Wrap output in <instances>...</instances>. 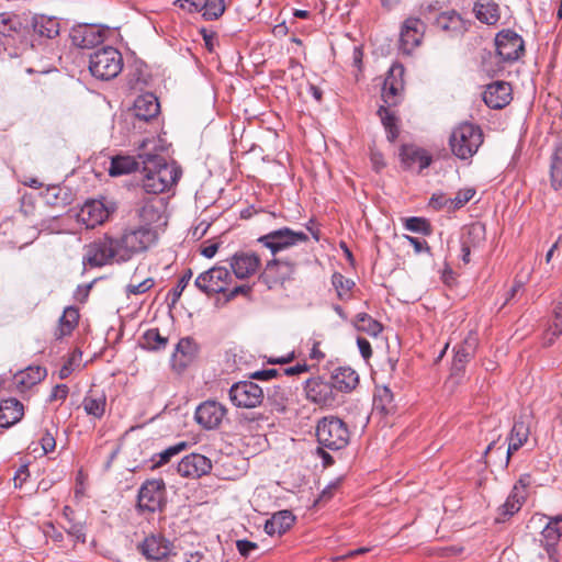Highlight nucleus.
<instances>
[{
    "label": "nucleus",
    "instance_id": "57",
    "mask_svg": "<svg viewBox=\"0 0 562 562\" xmlns=\"http://www.w3.org/2000/svg\"><path fill=\"white\" fill-rule=\"evenodd\" d=\"M428 223L426 220L420 217H409L406 220L405 227L415 233H426L428 229Z\"/></svg>",
    "mask_w": 562,
    "mask_h": 562
},
{
    "label": "nucleus",
    "instance_id": "60",
    "mask_svg": "<svg viewBox=\"0 0 562 562\" xmlns=\"http://www.w3.org/2000/svg\"><path fill=\"white\" fill-rule=\"evenodd\" d=\"M68 393H69V389L66 384H57L52 390L48 401L49 402H55V401L64 402L67 398Z\"/></svg>",
    "mask_w": 562,
    "mask_h": 562
},
{
    "label": "nucleus",
    "instance_id": "56",
    "mask_svg": "<svg viewBox=\"0 0 562 562\" xmlns=\"http://www.w3.org/2000/svg\"><path fill=\"white\" fill-rule=\"evenodd\" d=\"M288 395L289 394L284 389L278 386L274 387L273 393L269 394L268 397L279 407V409L284 411L289 400Z\"/></svg>",
    "mask_w": 562,
    "mask_h": 562
},
{
    "label": "nucleus",
    "instance_id": "34",
    "mask_svg": "<svg viewBox=\"0 0 562 562\" xmlns=\"http://www.w3.org/2000/svg\"><path fill=\"white\" fill-rule=\"evenodd\" d=\"M530 435L529 425L524 420H515L508 436V448L506 452V463L508 464L514 452L519 450L528 440Z\"/></svg>",
    "mask_w": 562,
    "mask_h": 562
},
{
    "label": "nucleus",
    "instance_id": "41",
    "mask_svg": "<svg viewBox=\"0 0 562 562\" xmlns=\"http://www.w3.org/2000/svg\"><path fill=\"white\" fill-rule=\"evenodd\" d=\"M550 186L554 191L562 189V144L554 149L551 156Z\"/></svg>",
    "mask_w": 562,
    "mask_h": 562
},
{
    "label": "nucleus",
    "instance_id": "3",
    "mask_svg": "<svg viewBox=\"0 0 562 562\" xmlns=\"http://www.w3.org/2000/svg\"><path fill=\"white\" fill-rule=\"evenodd\" d=\"M482 143V130L472 123L460 124L452 131L449 138L451 151L461 160L471 159Z\"/></svg>",
    "mask_w": 562,
    "mask_h": 562
},
{
    "label": "nucleus",
    "instance_id": "8",
    "mask_svg": "<svg viewBox=\"0 0 562 562\" xmlns=\"http://www.w3.org/2000/svg\"><path fill=\"white\" fill-rule=\"evenodd\" d=\"M304 392L310 402L321 407L333 408L341 402V397L335 390L331 381H325L321 376L306 380Z\"/></svg>",
    "mask_w": 562,
    "mask_h": 562
},
{
    "label": "nucleus",
    "instance_id": "30",
    "mask_svg": "<svg viewBox=\"0 0 562 562\" xmlns=\"http://www.w3.org/2000/svg\"><path fill=\"white\" fill-rule=\"evenodd\" d=\"M330 381L338 394L349 393L358 385L359 375L350 367H339L333 371Z\"/></svg>",
    "mask_w": 562,
    "mask_h": 562
},
{
    "label": "nucleus",
    "instance_id": "21",
    "mask_svg": "<svg viewBox=\"0 0 562 562\" xmlns=\"http://www.w3.org/2000/svg\"><path fill=\"white\" fill-rule=\"evenodd\" d=\"M512 86L508 82L495 81L486 86L483 100L488 108L499 110L512 101Z\"/></svg>",
    "mask_w": 562,
    "mask_h": 562
},
{
    "label": "nucleus",
    "instance_id": "45",
    "mask_svg": "<svg viewBox=\"0 0 562 562\" xmlns=\"http://www.w3.org/2000/svg\"><path fill=\"white\" fill-rule=\"evenodd\" d=\"M353 325L358 330L373 337H376L383 329L382 325L367 313L357 314Z\"/></svg>",
    "mask_w": 562,
    "mask_h": 562
},
{
    "label": "nucleus",
    "instance_id": "36",
    "mask_svg": "<svg viewBox=\"0 0 562 562\" xmlns=\"http://www.w3.org/2000/svg\"><path fill=\"white\" fill-rule=\"evenodd\" d=\"M34 31L43 37L54 38L59 34V21L55 16L36 15L33 19Z\"/></svg>",
    "mask_w": 562,
    "mask_h": 562
},
{
    "label": "nucleus",
    "instance_id": "35",
    "mask_svg": "<svg viewBox=\"0 0 562 562\" xmlns=\"http://www.w3.org/2000/svg\"><path fill=\"white\" fill-rule=\"evenodd\" d=\"M295 517L290 510H280L272 515L265 524V531L269 536H281L294 524Z\"/></svg>",
    "mask_w": 562,
    "mask_h": 562
},
{
    "label": "nucleus",
    "instance_id": "25",
    "mask_svg": "<svg viewBox=\"0 0 562 562\" xmlns=\"http://www.w3.org/2000/svg\"><path fill=\"white\" fill-rule=\"evenodd\" d=\"M71 43L80 48H91L103 40L102 32L91 24H79L70 31Z\"/></svg>",
    "mask_w": 562,
    "mask_h": 562
},
{
    "label": "nucleus",
    "instance_id": "42",
    "mask_svg": "<svg viewBox=\"0 0 562 562\" xmlns=\"http://www.w3.org/2000/svg\"><path fill=\"white\" fill-rule=\"evenodd\" d=\"M373 407L383 414L394 411L393 393L387 386L378 387L373 396Z\"/></svg>",
    "mask_w": 562,
    "mask_h": 562
},
{
    "label": "nucleus",
    "instance_id": "23",
    "mask_svg": "<svg viewBox=\"0 0 562 562\" xmlns=\"http://www.w3.org/2000/svg\"><path fill=\"white\" fill-rule=\"evenodd\" d=\"M110 215V210L100 200L87 201L80 212L78 218L88 228H94L97 225L104 223Z\"/></svg>",
    "mask_w": 562,
    "mask_h": 562
},
{
    "label": "nucleus",
    "instance_id": "58",
    "mask_svg": "<svg viewBox=\"0 0 562 562\" xmlns=\"http://www.w3.org/2000/svg\"><path fill=\"white\" fill-rule=\"evenodd\" d=\"M180 7L189 12H201L205 9L209 0H179Z\"/></svg>",
    "mask_w": 562,
    "mask_h": 562
},
{
    "label": "nucleus",
    "instance_id": "6",
    "mask_svg": "<svg viewBox=\"0 0 562 562\" xmlns=\"http://www.w3.org/2000/svg\"><path fill=\"white\" fill-rule=\"evenodd\" d=\"M123 69V57L112 46L102 47L90 55L89 70L100 80H111Z\"/></svg>",
    "mask_w": 562,
    "mask_h": 562
},
{
    "label": "nucleus",
    "instance_id": "26",
    "mask_svg": "<svg viewBox=\"0 0 562 562\" xmlns=\"http://www.w3.org/2000/svg\"><path fill=\"white\" fill-rule=\"evenodd\" d=\"M435 24L440 30L452 35H462L470 27V22L463 19L456 10H449L438 14Z\"/></svg>",
    "mask_w": 562,
    "mask_h": 562
},
{
    "label": "nucleus",
    "instance_id": "52",
    "mask_svg": "<svg viewBox=\"0 0 562 562\" xmlns=\"http://www.w3.org/2000/svg\"><path fill=\"white\" fill-rule=\"evenodd\" d=\"M475 195V189L465 188L459 190L453 199L450 198V210L463 207Z\"/></svg>",
    "mask_w": 562,
    "mask_h": 562
},
{
    "label": "nucleus",
    "instance_id": "11",
    "mask_svg": "<svg viewBox=\"0 0 562 562\" xmlns=\"http://www.w3.org/2000/svg\"><path fill=\"white\" fill-rule=\"evenodd\" d=\"M495 47L499 59L504 63H515L525 53L522 37L513 30H502L495 36Z\"/></svg>",
    "mask_w": 562,
    "mask_h": 562
},
{
    "label": "nucleus",
    "instance_id": "19",
    "mask_svg": "<svg viewBox=\"0 0 562 562\" xmlns=\"http://www.w3.org/2000/svg\"><path fill=\"white\" fill-rule=\"evenodd\" d=\"M226 415V408L215 401L200 404L195 411V420L205 429L217 428Z\"/></svg>",
    "mask_w": 562,
    "mask_h": 562
},
{
    "label": "nucleus",
    "instance_id": "14",
    "mask_svg": "<svg viewBox=\"0 0 562 562\" xmlns=\"http://www.w3.org/2000/svg\"><path fill=\"white\" fill-rule=\"evenodd\" d=\"M532 484L530 474H521L518 481L513 486L510 494L505 503L499 506L497 520L504 521L506 518L512 517L518 513L529 495V487Z\"/></svg>",
    "mask_w": 562,
    "mask_h": 562
},
{
    "label": "nucleus",
    "instance_id": "46",
    "mask_svg": "<svg viewBox=\"0 0 562 562\" xmlns=\"http://www.w3.org/2000/svg\"><path fill=\"white\" fill-rule=\"evenodd\" d=\"M79 312L74 306H68L64 310L59 318L60 336L69 335L78 324Z\"/></svg>",
    "mask_w": 562,
    "mask_h": 562
},
{
    "label": "nucleus",
    "instance_id": "24",
    "mask_svg": "<svg viewBox=\"0 0 562 562\" xmlns=\"http://www.w3.org/2000/svg\"><path fill=\"white\" fill-rule=\"evenodd\" d=\"M403 75L402 66H393L386 76L382 87V100L385 106H395L400 102L401 92L403 90V80L396 77Z\"/></svg>",
    "mask_w": 562,
    "mask_h": 562
},
{
    "label": "nucleus",
    "instance_id": "12",
    "mask_svg": "<svg viewBox=\"0 0 562 562\" xmlns=\"http://www.w3.org/2000/svg\"><path fill=\"white\" fill-rule=\"evenodd\" d=\"M263 398V390L252 381H239L229 389V400L236 407L255 408Z\"/></svg>",
    "mask_w": 562,
    "mask_h": 562
},
{
    "label": "nucleus",
    "instance_id": "54",
    "mask_svg": "<svg viewBox=\"0 0 562 562\" xmlns=\"http://www.w3.org/2000/svg\"><path fill=\"white\" fill-rule=\"evenodd\" d=\"M154 284H155V281L153 278H146L143 281L137 282V283L131 282L126 286V293H127V295L143 294V293H146L147 291H149L154 286Z\"/></svg>",
    "mask_w": 562,
    "mask_h": 562
},
{
    "label": "nucleus",
    "instance_id": "2",
    "mask_svg": "<svg viewBox=\"0 0 562 562\" xmlns=\"http://www.w3.org/2000/svg\"><path fill=\"white\" fill-rule=\"evenodd\" d=\"M121 256L125 262L134 256L145 252L155 246L159 239L156 227L130 225L126 226L117 237Z\"/></svg>",
    "mask_w": 562,
    "mask_h": 562
},
{
    "label": "nucleus",
    "instance_id": "15",
    "mask_svg": "<svg viewBox=\"0 0 562 562\" xmlns=\"http://www.w3.org/2000/svg\"><path fill=\"white\" fill-rule=\"evenodd\" d=\"M562 537V515L549 518V521L541 531V546L544 549L548 559L552 562H559L560 553L558 543Z\"/></svg>",
    "mask_w": 562,
    "mask_h": 562
},
{
    "label": "nucleus",
    "instance_id": "16",
    "mask_svg": "<svg viewBox=\"0 0 562 562\" xmlns=\"http://www.w3.org/2000/svg\"><path fill=\"white\" fill-rule=\"evenodd\" d=\"M172 543L161 535H149L138 546V551L147 561L159 562L168 558L172 551Z\"/></svg>",
    "mask_w": 562,
    "mask_h": 562
},
{
    "label": "nucleus",
    "instance_id": "13",
    "mask_svg": "<svg viewBox=\"0 0 562 562\" xmlns=\"http://www.w3.org/2000/svg\"><path fill=\"white\" fill-rule=\"evenodd\" d=\"M232 282L231 272L226 267L215 266L198 276L195 286L206 294L225 293Z\"/></svg>",
    "mask_w": 562,
    "mask_h": 562
},
{
    "label": "nucleus",
    "instance_id": "61",
    "mask_svg": "<svg viewBox=\"0 0 562 562\" xmlns=\"http://www.w3.org/2000/svg\"><path fill=\"white\" fill-rule=\"evenodd\" d=\"M429 205L435 210L447 209L450 210V198H446L445 194H434L430 199Z\"/></svg>",
    "mask_w": 562,
    "mask_h": 562
},
{
    "label": "nucleus",
    "instance_id": "64",
    "mask_svg": "<svg viewBox=\"0 0 562 562\" xmlns=\"http://www.w3.org/2000/svg\"><path fill=\"white\" fill-rule=\"evenodd\" d=\"M357 345L364 359H369L372 356L371 345L366 338L358 337Z\"/></svg>",
    "mask_w": 562,
    "mask_h": 562
},
{
    "label": "nucleus",
    "instance_id": "55",
    "mask_svg": "<svg viewBox=\"0 0 562 562\" xmlns=\"http://www.w3.org/2000/svg\"><path fill=\"white\" fill-rule=\"evenodd\" d=\"M65 530L76 541L81 543L86 542V530L85 525L82 522H69L68 526L65 527Z\"/></svg>",
    "mask_w": 562,
    "mask_h": 562
},
{
    "label": "nucleus",
    "instance_id": "9",
    "mask_svg": "<svg viewBox=\"0 0 562 562\" xmlns=\"http://www.w3.org/2000/svg\"><path fill=\"white\" fill-rule=\"evenodd\" d=\"M166 504V485L164 480H147L138 491L137 507L140 512L155 513Z\"/></svg>",
    "mask_w": 562,
    "mask_h": 562
},
{
    "label": "nucleus",
    "instance_id": "47",
    "mask_svg": "<svg viewBox=\"0 0 562 562\" xmlns=\"http://www.w3.org/2000/svg\"><path fill=\"white\" fill-rule=\"evenodd\" d=\"M562 334V308H554V321L543 334V345L551 346Z\"/></svg>",
    "mask_w": 562,
    "mask_h": 562
},
{
    "label": "nucleus",
    "instance_id": "22",
    "mask_svg": "<svg viewBox=\"0 0 562 562\" xmlns=\"http://www.w3.org/2000/svg\"><path fill=\"white\" fill-rule=\"evenodd\" d=\"M425 23L417 18L405 20L401 30V47L405 53H411L417 47L425 33Z\"/></svg>",
    "mask_w": 562,
    "mask_h": 562
},
{
    "label": "nucleus",
    "instance_id": "1",
    "mask_svg": "<svg viewBox=\"0 0 562 562\" xmlns=\"http://www.w3.org/2000/svg\"><path fill=\"white\" fill-rule=\"evenodd\" d=\"M146 146L144 140L138 153L143 164L142 188L151 196H158L176 186L182 172L175 162L168 164L162 156L145 151Z\"/></svg>",
    "mask_w": 562,
    "mask_h": 562
},
{
    "label": "nucleus",
    "instance_id": "44",
    "mask_svg": "<svg viewBox=\"0 0 562 562\" xmlns=\"http://www.w3.org/2000/svg\"><path fill=\"white\" fill-rule=\"evenodd\" d=\"M167 342L168 338L162 336L158 328H150L143 334L139 344L148 350H160L166 348Z\"/></svg>",
    "mask_w": 562,
    "mask_h": 562
},
{
    "label": "nucleus",
    "instance_id": "32",
    "mask_svg": "<svg viewBox=\"0 0 562 562\" xmlns=\"http://www.w3.org/2000/svg\"><path fill=\"white\" fill-rule=\"evenodd\" d=\"M47 371L41 366H30L14 374V384L19 391L30 390L45 379Z\"/></svg>",
    "mask_w": 562,
    "mask_h": 562
},
{
    "label": "nucleus",
    "instance_id": "40",
    "mask_svg": "<svg viewBox=\"0 0 562 562\" xmlns=\"http://www.w3.org/2000/svg\"><path fill=\"white\" fill-rule=\"evenodd\" d=\"M138 167V161L132 156H115L111 159L109 173L112 177L128 175L135 171Z\"/></svg>",
    "mask_w": 562,
    "mask_h": 562
},
{
    "label": "nucleus",
    "instance_id": "29",
    "mask_svg": "<svg viewBox=\"0 0 562 562\" xmlns=\"http://www.w3.org/2000/svg\"><path fill=\"white\" fill-rule=\"evenodd\" d=\"M476 339L471 336L465 338L462 344L456 347L451 366L452 375L461 374L464 371L467 363L474 355Z\"/></svg>",
    "mask_w": 562,
    "mask_h": 562
},
{
    "label": "nucleus",
    "instance_id": "38",
    "mask_svg": "<svg viewBox=\"0 0 562 562\" xmlns=\"http://www.w3.org/2000/svg\"><path fill=\"white\" fill-rule=\"evenodd\" d=\"M196 353V345L195 342L189 338H182L176 346V350L172 355L173 361H178L179 366L186 367Z\"/></svg>",
    "mask_w": 562,
    "mask_h": 562
},
{
    "label": "nucleus",
    "instance_id": "53",
    "mask_svg": "<svg viewBox=\"0 0 562 562\" xmlns=\"http://www.w3.org/2000/svg\"><path fill=\"white\" fill-rule=\"evenodd\" d=\"M192 278V271L188 269L178 280L177 285L170 291L172 303H176Z\"/></svg>",
    "mask_w": 562,
    "mask_h": 562
},
{
    "label": "nucleus",
    "instance_id": "4",
    "mask_svg": "<svg viewBox=\"0 0 562 562\" xmlns=\"http://www.w3.org/2000/svg\"><path fill=\"white\" fill-rule=\"evenodd\" d=\"M120 248L117 237L104 235L86 246L83 262L90 267L125 262Z\"/></svg>",
    "mask_w": 562,
    "mask_h": 562
},
{
    "label": "nucleus",
    "instance_id": "49",
    "mask_svg": "<svg viewBox=\"0 0 562 562\" xmlns=\"http://www.w3.org/2000/svg\"><path fill=\"white\" fill-rule=\"evenodd\" d=\"M186 448H187V443L182 441V442L176 443L173 446H170L167 449H165L164 451L155 454L153 457V462H154L153 468L161 467V465L168 463L173 456L179 454Z\"/></svg>",
    "mask_w": 562,
    "mask_h": 562
},
{
    "label": "nucleus",
    "instance_id": "37",
    "mask_svg": "<svg viewBox=\"0 0 562 562\" xmlns=\"http://www.w3.org/2000/svg\"><path fill=\"white\" fill-rule=\"evenodd\" d=\"M82 407L89 416L101 419L105 413L106 397L103 393L89 392L82 401Z\"/></svg>",
    "mask_w": 562,
    "mask_h": 562
},
{
    "label": "nucleus",
    "instance_id": "5",
    "mask_svg": "<svg viewBox=\"0 0 562 562\" xmlns=\"http://www.w3.org/2000/svg\"><path fill=\"white\" fill-rule=\"evenodd\" d=\"M316 438L321 447L337 451L347 447L350 431L340 418L326 416L317 423Z\"/></svg>",
    "mask_w": 562,
    "mask_h": 562
},
{
    "label": "nucleus",
    "instance_id": "50",
    "mask_svg": "<svg viewBox=\"0 0 562 562\" xmlns=\"http://www.w3.org/2000/svg\"><path fill=\"white\" fill-rule=\"evenodd\" d=\"M20 26L21 23L15 15L7 12L0 13V34L11 36L19 31Z\"/></svg>",
    "mask_w": 562,
    "mask_h": 562
},
{
    "label": "nucleus",
    "instance_id": "7",
    "mask_svg": "<svg viewBox=\"0 0 562 562\" xmlns=\"http://www.w3.org/2000/svg\"><path fill=\"white\" fill-rule=\"evenodd\" d=\"M135 212L139 225L156 227L158 234H160L161 228L167 225V218L165 216L166 204L162 198L148 196L140 199L137 202Z\"/></svg>",
    "mask_w": 562,
    "mask_h": 562
},
{
    "label": "nucleus",
    "instance_id": "33",
    "mask_svg": "<svg viewBox=\"0 0 562 562\" xmlns=\"http://www.w3.org/2000/svg\"><path fill=\"white\" fill-rule=\"evenodd\" d=\"M23 404L16 398H7L0 403V427L8 428L23 417Z\"/></svg>",
    "mask_w": 562,
    "mask_h": 562
},
{
    "label": "nucleus",
    "instance_id": "20",
    "mask_svg": "<svg viewBox=\"0 0 562 562\" xmlns=\"http://www.w3.org/2000/svg\"><path fill=\"white\" fill-rule=\"evenodd\" d=\"M260 258L255 252L238 251L229 259V266L237 279H247L257 273Z\"/></svg>",
    "mask_w": 562,
    "mask_h": 562
},
{
    "label": "nucleus",
    "instance_id": "59",
    "mask_svg": "<svg viewBox=\"0 0 562 562\" xmlns=\"http://www.w3.org/2000/svg\"><path fill=\"white\" fill-rule=\"evenodd\" d=\"M236 548L241 557L247 558L251 551L258 549V544L256 542L241 539L236 541Z\"/></svg>",
    "mask_w": 562,
    "mask_h": 562
},
{
    "label": "nucleus",
    "instance_id": "51",
    "mask_svg": "<svg viewBox=\"0 0 562 562\" xmlns=\"http://www.w3.org/2000/svg\"><path fill=\"white\" fill-rule=\"evenodd\" d=\"M225 11L224 0H209L203 10V18L207 21L218 19Z\"/></svg>",
    "mask_w": 562,
    "mask_h": 562
},
{
    "label": "nucleus",
    "instance_id": "48",
    "mask_svg": "<svg viewBox=\"0 0 562 562\" xmlns=\"http://www.w3.org/2000/svg\"><path fill=\"white\" fill-rule=\"evenodd\" d=\"M485 240V227L480 223L472 224L462 237L461 244H468L471 248L479 247Z\"/></svg>",
    "mask_w": 562,
    "mask_h": 562
},
{
    "label": "nucleus",
    "instance_id": "10",
    "mask_svg": "<svg viewBox=\"0 0 562 562\" xmlns=\"http://www.w3.org/2000/svg\"><path fill=\"white\" fill-rule=\"evenodd\" d=\"M307 240L308 236L304 232H296L289 227L271 231L258 238V243L270 249L272 254H277Z\"/></svg>",
    "mask_w": 562,
    "mask_h": 562
},
{
    "label": "nucleus",
    "instance_id": "17",
    "mask_svg": "<svg viewBox=\"0 0 562 562\" xmlns=\"http://www.w3.org/2000/svg\"><path fill=\"white\" fill-rule=\"evenodd\" d=\"M294 271L295 266L293 263L274 259L267 263L259 279L269 289H273L291 279Z\"/></svg>",
    "mask_w": 562,
    "mask_h": 562
},
{
    "label": "nucleus",
    "instance_id": "18",
    "mask_svg": "<svg viewBox=\"0 0 562 562\" xmlns=\"http://www.w3.org/2000/svg\"><path fill=\"white\" fill-rule=\"evenodd\" d=\"M212 470V462L209 458L200 453H190L178 463V473L188 479H198L207 474Z\"/></svg>",
    "mask_w": 562,
    "mask_h": 562
},
{
    "label": "nucleus",
    "instance_id": "43",
    "mask_svg": "<svg viewBox=\"0 0 562 562\" xmlns=\"http://www.w3.org/2000/svg\"><path fill=\"white\" fill-rule=\"evenodd\" d=\"M331 284L336 290L337 296L341 301H348L351 299V291L356 286L353 280L346 278L339 272H335L331 276Z\"/></svg>",
    "mask_w": 562,
    "mask_h": 562
},
{
    "label": "nucleus",
    "instance_id": "62",
    "mask_svg": "<svg viewBox=\"0 0 562 562\" xmlns=\"http://www.w3.org/2000/svg\"><path fill=\"white\" fill-rule=\"evenodd\" d=\"M280 374L277 369H265L252 372L249 376L254 380L267 381Z\"/></svg>",
    "mask_w": 562,
    "mask_h": 562
},
{
    "label": "nucleus",
    "instance_id": "28",
    "mask_svg": "<svg viewBox=\"0 0 562 562\" xmlns=\"http://www.w3.org/2000/svg\"><path fill=\"white\" fill-rule=\"evenodd\" d=\"M133 110L138 120L149 122L159 114L160 104L155 94L147 92L136 98Z\"/></svg>",
    "mask_w": 562,
    "mask_h": 562
},
{
    "label": "nucleus",
    "instance_id": "27",
    "mask_svg": "<svg viewBox=\"0 0 562 562\" xmlns=\"http://www.w3.org/2000/svg\"><path fill=\"white\" fill-rule=\"evenodd\" d=\"M400 157L405 169H413L417 166L418 171H422L431 164V156L425 149L414 145H403Z\"/></svg>",
    "mask_w": 562,
    "mask_h": 562
},
{
    "label": "nucleus",
    "instance_id": "63",
    "mask_svg": "<svg viewBox=\"0 0 562 562\" xmlns=\"http://www.w3.org/2000/svg\"><path fill=\"white\" fill-rule=\"evenodd\" d=\"M41 446L45 454L53 452L56 447L55 437L49 431H45L41 438Z\"/></svg>",
    "mask_w": 562,
    "mask_h": 562
},
{
    "label": "nucleus",
    "instance_id": "39",
    "mask_svg": "<svg viewBox=\"0 0 562 562\" xmlns=\"http://www.w3.org/2000/svg\"><path fill=\"white\" fill-rule=\"evenodd\" d=\"M378 115L385 128L387 139L393 143L398 137V119L390 106L381 105L378 110Z\"/></svg>",
    "mask_w": 562,
    "mask_h": 562
},
{
    "label": "nucleus",
    "instance_id": "31",
    "mask_svg": "<svg viewBox=\"0 0 562 562\" xmlns=\"http://www.w3.org/2000/svg\"><path fill=\"white\" fill-rule=\"evenodd\" d=\"M472 11L486 25H496L501 19V8L495 0H475Z\"/></svg>",
    "mask_w": 562,
    "mask_h": 562
}]
</instances>
